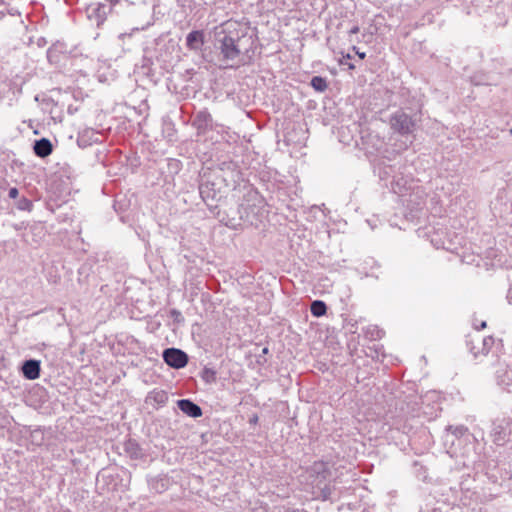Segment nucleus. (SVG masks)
<instances>
[{
	"mask_svg": "<svg viewBox=\"0 0 512 512\" xmlns=\"http://www.w3.org/2000/svg\"><path fill=\"white\" fill-rule=\"evenodd\" d=\"M252 46L253 38L247 26L235 21L226 22L223 36L219 39V50L226 67L236 66Z\"/></svg>",
	"mask_w": 512,
	"mask_h": 512,
	"instance_id": "1",
	"label": "nucleus"
},
{
	"mask_svg": "<svg viewBox=\"0 0 512 512\" xmlns=\"http://www.w3.org/2000/svg\"><path fill=\"white\" fill-rule=\"evenodd\" d=\"M264 200L257 192H249L243 202L239 205L238 213L240 219L245 223L257 226L261 222L264 215L263 209Z\"/></svg>",
	"mask_w": 512,
	"mask_h": 512,
	"instance_id": "2",
	"label": "nucleus"
},
{
	"mask_svg": "<svg viewBox=\"0 0 512 512\" xmlns=\"http://www.w3.org/2000/svg\"><path fill=\"white\" fill-rule=\"evenodd\" d=\"M466 343L474 358H478L486 356L491 351L495 339L492 336L482 337L479 333H474L468 336Z\"/></svg>",
	"mask_w": 512,
	"mask_h": 512,
	"instance_id": "3",
	"label": "nucleus"
},
{
	"mask_svg": "<svg viewBox=\"0 0 512 512\" xmlns=\"http://www.w3.org/2000/svg\"><path fill=\"white\" fill-rule=\"evenodd\" d=\"M192 126L196 129L197 135H205L208 131H224L225 127L213 121L212 115L207 109L198 111L192 121Z\"/></svg>",
	"mask_w": 512,
	"mask_h": 512,
	"instance_id": "4",
	"label": "nucleus"
},
{
	"mask_svg": "<svg viewBox=\"0 0 512 512\" xmlns=\"http://www.w3.org/2000/svg\"><path fill=\"white\" fill-rule=\"evenodd\" d=\"M390 126L395 132L401 135H409L412 134L415 129V121L405 112L396 111L390 117Z\"/></svg>",
	"mask_w": 512,
	"mask_h": 512,
	"instance_id": "5",
	"label": "nucleus"
},
{
	"mask_svg": "<svg viewBox=\"0 0 512 512\" xmlns=\"http://www.w3.org/2000/svg\"><path fill=\"white\" fill-rule=\"evenodd\" d=\"M163 359L168 366L174 369L183 368L188 363V355L177 348L165 349L163 351Z\"/></svg>",
	"mask_w": 512,
	"mask_h": 512,
	"instance_id": "6",
	"label": "nucleus"
},
{
	"mask_svg": "<svg viewBox=\"0 0 512 512\" xmlns=\"http://www.w3.org/2000/svg\"><path fill=\"white\" fill-rule=\"evenodd\" d=\"M508 425L505 419L493 423L491 438L497 446H504L508 442L510 436Z\"/></svg>",
	"mask_w": 512,
	"mask_h": 512,
	"instance_id": "7",
	"label": "nucleus"
},
{
	"mask_svg": "<svg viewBox=\"0 0 512 512\" xmlns=\"http://www.w3.org/2000/svg\"><path fill=\"white\" fill-rule=\"evenodd\" d=\"M101 133L93 128H84L78 132L77 144L81 148L101 142Z\"/></svg>",
	"mask_w": 512,
	"mask_h": 512,
	"instance_id": "8",
	"label": "nucleus"
},
{
	"mask_svg": "<svg viewBox=\"0 0 512 512\" xmlns=\"http://www.w3.org/2000/svg\"><path fill=\"white\" fill-rule=\"evenodd\" d=\"M203 5L214 6L215 10H222L226 15L236 14L240 7L238 0H203Z\"/></svg>",
	"mask_w": 512,
	"mask_h": 512,
	"instance_id": "9",
	"label": "nucleus"
},
{
	"mask_svg": "<svg viewBox=\"0 0 512 512\" xmlns=\"http://www.w3.org/2000/svg\"><path fill=\"white\" fill-rule=\"evenodd\" d=\"M109 12L110 9H108L106 4L97 3L88 7L87 16L90 21H93L97 26H100L106 20L107 14Z\"/></svg>",
	"mask_w": 512,
	"mask_h": 512,
	"instance_id": "10",
	"label": "nucleus"
},
{
	"mask_svg": "<svg viewBox=\"0 0 512 512\" xmlns=\"http://www.w3.org/2000/svg\"><path fill=\"white\" fill-rule=\"evenodd\" d=\"M176 3L177 7L185 17L197 13L200 9L208 7V5H203V0H176Z\"/></svg>",
	"mask_w": 512,
	"mask_h": 512,
	"instance_id": "11",
	"label": "nucleus"
},
{
	"mask_svg": "<svg viewBox=\"0 0 512 512\" xmlns=\"http://www.w3.org/2000/svg\"><path fill=\"white\" fill-rule=\"evenodd\" d=\"M205 43V33L202 30H193L186 36V47L191 51H200Z\"/></svg>",
	"mask_w": 512,
	"mask_h": 512,
	"instance_id": "12",
	"label": "nucleus"
},
{
	"mask_svg": "<svg viewBox=\"0 0 512 512\" xmlns=\"http://www.w3.org/2000/svg\"><path fill=\"white\" fill-rule=\"evenodd\" d=\"M403 203L409 208L411 211L421 210L425 204V196L422 190H417L409 194L408 197L403 199Z\"/></svg>",
	"mask_w": 512,
	"mask_h": 512,
	"instance_id": "13",
	"label": "nucleus"
},
{
	"mask_svg": "<svg viewBox=\"0 0 512 512\" xmlns=\"http://www.w3.org/2000/svg\"><path fill=\"white\" fill-rule=\"evenodd\" d=\"M178 408L187 416L198 418L202 416V409L199 405L190 399H181L177 401Z\"/></svg>",
	"mask_w": 512,
	"mask_h": 512,
	"instance_id": "14",
	"label": "nucleus"
},
{
	"mask_svg": "<svg viewBox=\"0 0 512 512\" xmlns=\"http://www.w3.org/2000/svg\"><path fill=\"white\" fill-rule=\"evenodd\" d=\"M22 373L28 380H35L40 376V361L35 359L26 360L22 365Z\"/></svg>",
	"mask_w": 512,
	"mask_h": 512,
	"instance_id": "15",
	"label": "nucleus"
},
{
	"mask_svg": "<svg viewBox=\"0 0 512 512\" xmlns=\"http://www.w3.org/2000/svg\"><path fill=\"white\" fill-rule=\"evenodd\" d=\"M171 484L170 478L166 475H159L152 477L148 480V485L151 491L155 493H163L168 490Z\"/></svg>",
	"mask_w": 512,
	"mask_h": 512,
	"instance_id": "16",
	"label": "nucleus"
},
{
	"mask_svg": "<svg viewBox=\"0 0 512 512\" xmlns=\"http://www.w3.org/2000/svg\"><path fill=\"white\" fill-rule=\"evenodd\" d=\"M199 193L203 201L209 205V201H213L217 198V191L215 184L210 182H201L199 185Z\"/></svg>",
	"mask_w": 512,
	"mask_h": 512,
	"instance_id": "17",
	"label": "nucleus"
},
{
	"mask_svg": "<svg viewBox=\"0 0 512 512\" xmlns=\"http://www.w3.org/2000/svg\"><path fill=\"white\" fill-rule=\"evenodd\" d=\"M33 150L38 157L44 158L52 153V144L47 138H41L34 142Z\"/></svg>",
	"mask_w": 512,
	"mask_h": 512,
	"instance_id": "18",
	"label": "nucleus"
},
{
	"mask_svg": "<svg viewBox=\"0 0 512 512\" xmlns=\"http://www.w3.org/2000/svg\"><path fill=\"white\" fill-rule=\"evenodd\" d=\"M146 401L158 406H163L168 401V394L164 390L154 389L149 392Z\"/></svg>",
	"mask_w": 512,
	"mask_h": 512,
	"instance_id": "19",
	"label": "nucleus"
},
{
	"mask_svg": "<svg viewBox=\"0 0 512 512\" xmlns=\"http://www.w3.org/2000/svg\"><path fill=\"white\" fill-rule=\"evenodd\" d=\"M364 335L371 341L379 340L384 336V331L378 326L370 325L364 329Z\"/></svg>",
	"mask_w": 512,
	"mask_h": 512,
	"instance_id": "20",
	"label": "nucleus"
},
{
	"mask_svg": "<svg viewBox=\"0 0 512 512\" xmlns=\"http://www.w3.org/2000/svg\"><path fill=\"white\" fill-rule=\"evenodd\" d=\"M446 431L450 432L456 438H462L469 436V429L464 425H449L446 427Z\"/></svg>",
	"mask_w": 512,
	"mask_h": 512,
	"instance_id": "21",
	"label": "nucleus"
},
{
	"mask_svg": "<svg viewBox=\"0 0 512 512\" xmlns=\"http://www.w3.org/2000/svg\"><path fill=\"white\" fill-rule=\"evenodd\" d=\"M125 449L132 458L138 459L142 456L141 448L135 441H127L125 443Z\"/></svg>",
	"mask_w": 512,
	"mask_h": 512,
	"instance_id": "22",
	"label": "nucleus"
},
{
	"mask_svg": "<svg viewBox=\"0 0 512 512\" xmlns=\"http://www.w3.org/2000/svg\"><path fill=\"white\" fill-rule=\"evenodd\" d=\"M15 206L21 211H31L33 203L26 197H21L15 202Z\"/></svg>",
	"mask_w": 512,
	"mask_h": 512,
	"instance_id": "23",
	"label": "nucleus"
},
{
	"mask_svg": "<svg viewBox=\"0 0 512 512\" xmlns=\"http://www.w3.org/2000/svg\"><path fill=\"white\" fill-rule=\"evenodd\" d=\"M351 55L350 54H347V55H343L341 57V59L339 60V63L340 65H345L348 67L349 70H353L355 68V66L351 63Z\"/></svg>",
	"mask_w": 512,
	"mask_h": 512,
	"instance_id": "24",
	"label": "nucleus"
},
{
	"mask_svg": "<svg viewBox=\"0 0 512 512\" xmlns=\"http://www.w3.org/2000/svg\"><path fill=\"white\" fill-rule=\"evenodd\" d=\"M57 47H51L47 50V58L50 62H58Z\"/></svg>",
	"mask_w": 512,
	"mask_h": 512,
	"instance_id": "25",
	"label": "nucleus"
},
{
	"mask_svg": "<svg viewBox=\"0 0 512 512\" xmlns=\"http://www.w3.org/2000/svg\"><path fill=\"white\" fill-rule=\"evenodd\" d=\"M106 1L109 4L108 9H110V11L117 5H120V6L129 5L128 0H106Z\"/></svg>",
	"mask_w": 512,
	"mask_h": 512,
	"instance_id": "26",
	"label": "nucleus"
},
{
	"mask_svg": "<svg viewBox=\"0 0 512 512\" xmlns=\"http://www.w3.org/2000/svg\"><path fill=\"white\" fill-rule=\"evenodd\" d=\"M311 313L315 317H320V300H315L312 302Z\"/></svg>",
	"mask_w": 512,
	"mask_h": 512,
	"instance_id": "27",
	"label": "nucleus"
},
{
	"mask_svg": "<svg viewBox=\"0 0 512 512\" xmlns=\"http://www.w3.org/2000/svg\"><path fill=\"white\" fill-rule=\"evenodd\" d=\"M311 86L316 90L320 91V76H314L311 79Z\"/></svg>",
	"mask_w": 512,
	"mask_h": 512,
	"instance_id": "28",
	"label": "nucleus"
},
{
	"mask_svg": "<svg viewBox=\"0 0 512 512\" xmlns=\"http://www.w3.org/2000/svg\"><path fill=\"white\" fill-rule=\"evenodd\" d=\"M357 344L358 342H356L354 339H352L349 343V349H350V355L351 356H354L357 354Z\"/></svg>",
	"mask_w": 512,
	"mask_h": 512,
	"instance_id": "29",
	"label": "nucleus"
},
{
	"mask_svg": "<svg viewBox=\"0 0 512 512\" xmlns=\"http://www.w3.org/2000/svg\"><path fill=\"white\" fill-rule=\"evenodd\" d=\"M330 497H331V490L328 486H325L324 488H322V501L330 499Z\"/></svg>",
	"mask_w": 512,
	"mask_h": 512,
	"instance_id": "30",
	"label": "nucleus"
},
{
	"mask_svg": "<svg viewBox=\"0 0 512 512\" xmlns=\"http://www.w3.org/2000/svg\"><path fill=\"white\" fill-rule=\"evenodd\" d=\"M379 348L380 347H376V346L374 348L370 347L369 349L371 350V352L370 353L366 352V355L371 357V358H378V356H379Z\"/></svg>",
	"mask_w": 512,
	"mask_h": 512,
	"instance_id": "31",
	"label": "nucleus"
},
{
	"mask_svg": "<svg viewBox=\"0 0 512 512\" xmlns=\"http://www.w3.org/2000/svg\"><path fill=\"white\" fill-rule=\"evenodd\" d=\"M171 316L174 318V320L176 321H181L183 320V317H182V314L180 311L176 310V309H173L171 311Z\"/></svg>",
	"mask_w": 512,
	"mask_h": 512,
	"instance_id": "32",
	"label": "nucleus"
},
{
	"mask_svg": "<svg viewBox=\"0 0 512 512\" xmlns=\"http://www.w3.org/2000/svg\"><path fill=\"white\" fill-rule=\"evenodd\" d=\"M19 194V191L17 188L13 187V188H10L9 192H8V195L11 199H16L17 196Z\"/></svg>",
	"mask_w": 512,
	"mask_h": 512,
	"instance_id": "33",
	"label": "nucleus"
},
{
	"mask_svg": "<svg viewBox=\"0 0 512 512\" xmlns=\"http://www.w3.org/2000/svg\"><path fill=\"white\" fill-rule=\"evenodd\" d=\"M474 327L477 330L476 333H478L480 330L486 327V321H481L479 324L476 321H474Z\"/></svg>",
	"mask_w": 512,
	"mask_h": 512,
	"instance_id": "34",
	"label": "nucleus"
},
{
	"mask_svg": "<svg viewBox=\"0 0 512 512\" xmlns=\"http://www.w3.org/2000/svg\"><path fill=\"white\" fill-rule=\"evenodd\" d=\"M507 300H508L509 304H512V285L510 286V288L508 290Z\"/></svg>",
	"mask_w": 512,
	"mask_h": 512,
	"instance_id": "35",
	"label": "nucleus"
},
{
	"mask_svg": "<svg viewBox=\"0 0 512 512\" xmlns=\"http://www.w3.org/2000/svg\"><path fill=\"white\" fill-rule=\"evenodd\" d=\"M250 424H257L258 422V416L257 415H253L250 420H249Z\"/></svg>",
	"mask_w": 512,
	"mask_h": 512,
	"instance_id": "36",
	"label": "nucleus"
},
{
	"mask_svg": "<svg viewBox=\"0 0 512 512\" xmlns=\"http://www.w3.org/2000/svg\"><path fill=\"white\" fill-rule=\"evenodd\" d=\"M321 313H322V316L326 314V311H327V306L326 304L322 301V304H321Z\"/></svg>",
	"mask_w": 512,
	"mask_h": 512,
	"instance_id": "37",
	"label": "nucleus"
},
{
	"mask_svg": "<svg viewBox=\"0 0 512 512\" xmlns=\"http://www.w3.org/2000/svg\"><path fill=\"white\" fill-rule=\"evenodd\" d=\"M358 32H359V27H358V26H354V27H352V28H351V30H350V33H351V34H356V33H358Z\"/></svg>",
	"mask_w": 512,
	"mask_h": 512,
	"instance_id": "38",
	"label": "nucleus"
},
{
	"mask_svg": "<svg viewBox=\"0 0 512 512\" xmlns=\"http://www.w3.org/2000/svg\"><path fill=\"white\" fill-rule=\"evenodd\" d=\"M205 373H210L211 377L214 379V377H215V372L214 371L209 370V369H205Z\"/></svg>",
	"mask_w": 512,
	"mask_h": 512,
	"instance_id": "39",
	"label": "nucleus"
},
{
	"mask_svg": "<svg viewBox=\"0 0 512 512\" xmlns=\"http://www.w3.org/2000/svg\"><path fill=\"white\" fill-rule=\"evenodd\" d=\"M357 55L359 56L360 59H364L366 54L364 52H359L357 51Z\"/></svg>",
	"mask_w": 512,
	"mask_h": 512,
	"instance_id": "40",
	"label": "nucleus"
},
{
	"mask_svg": "<svg viewBox=\"0 0 512 512\" xmlns=\"http://www.w3.org/2000/svg\"><path fill=\"white\" fill-rule=\"evenodd\" d=\"M325 88H326V82L324 79H322V86H321L322 91H324Z\"/></svg>",
	"mask_w": 512,
	"mask_h": 512,
	"instance_id": "41",
	"label": "nucleus"
},
{
	"mask_svg": "<svg viewBox=\"0 0 512 512\" xmlns=\"http://www.w3.org/2000/svg\"><path fill=\"white\" fill-rule=\"evenodd\" d=\"M355 324H351V328L349 329L351 333L355 334L356 333V330H354Z\"/></svg>",
	"mask_w": 512,
	"mask_h": 512,
	"instance_id": "42",
	"label": "nucleus"
},
{
	"mask_svg": "<svg viewBox=\"0 0 512 512\" xmlns=\"http://www.w3.org/2000/svg\"><path fill=\"white\" fill-rule=\"evenodd\" d=\"M5 15L3 11L0 12V18H2Z\"/></svg>",
	"mask_w": 512,
	"mask_h": 512,
	"instance_id": "43",
	"label": "nucleus"
},
{
	"mask_svg": "<svg viewBox=\"0 0 512 512\" xmlns=\"http://www.w3.org/2000/svg\"><path fill=\"white\" fill-rule=\"evenodd\" d=\"M267 351H268V349H267V348H264V349H263V352H264V353H267Z\"/></svg>",
	"mask_w": 512,
	"mask_h": 512,
	"instance_id": "44",
	"label": "nucleus"
},
{
	"mask_svg": "<svg viewBox=\"0 0 512 512\" xmlns=\"http://www.w3.org/2000/svg\"><path fill=\"white\" fill-rule=\"evenodd\" d=\"M324 472H325V471H324V468L322 467V470H321L322 475L324 474Z\"/></svg>",
	"mask_w": 512,
	"mask_h": 512,
	"instance_id": "45",
	"label": "nucleus"
},
{
	"mask_svg": "<svg viewBox=\"0 0 512 512\" xmlns=\"http://www.w3.org/2000/svg\"><path fill=\"white\" fill-rule=\"evenodd\" d=\"M510 134L512 135V128L510 129Z\"/></svg>",
	"mask_w": 512,
	"mask_h": 512,
	"instance_id": "46",
	"label": "nucleus"
}]
</instances>
